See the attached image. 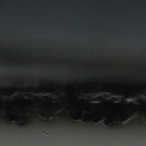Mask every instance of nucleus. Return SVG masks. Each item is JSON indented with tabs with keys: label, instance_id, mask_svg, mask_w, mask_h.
<instances>
[{
	"label": "nucleus",
	"instance_id": "obj_3",
	"mask_svg": "<svg viewBox=\"0 0 146 146\" xmlns=\"http://www.w3.org/2000/svg\"><path fill=\"white\" fill-rule=\"evenodd\" d=\"M97 121V120L96 119H93V121H92L94 123H96L97 122H98L99 121Z\"/></svg>",
	"mask_w": 146,
	"mask_h": 146
},
{
	"label": "nucleus",
	"instance_id": "obj_5",
	"mask_svg": "<svg viewBox=\"0 0 146 146\" xmlns=\"http://www.w3.org/2000/svg\"><path fill=\"white\" fill-rule=\"evenodd\" d=\"M83 125L86 127H88V125Z\"/></svg>",
	"mask_w": 146,
	"mask_h": 146
},
{
	"label": "nucleus",
	"instance_id": "obj_2",
	"mask_svg": "<svg viewBox=\"0 0 146 146\" xmlns=\"http://www.w3.org/2000/svg\"><path fill=\"white\" fill-rule=\"evenodd\" d=\"M84 123H87L89 121L87 119H85L84 120Z\"/></svg>",
	"mask_w": 146,
	"mask_h": 146
},
{
	"label": "nucleus",
	"instance_id": "obj_1",
	"mask_svg": "<svg viewBox=\"0 0 146 146\" xmlns=\"http://www.w3.org/2000/svg\"><path fill=\"white\" fill-rule=\"evenodd\" d=\"M110 123H111V122H105V124L107 125V126H110Z\"/></svg>",
	"mask_w": 146,
	"mask_h": 146
},
{
	"label": "nucleus",
	"instance_id": "obj_10",
	"mask_svg": "<svg viewBox=\"0 0 146 146\" xmlns=\"http://www.w3.org/2000/svg\"><path fill=\"white\" fill-rule=\"evenodd\" d=\"M105 127V128H107L108 129H110V128L109 127Z\"/></svg>",
	"mask_w": 146,
	"mask_h": 146
},
{
	"label": "nucleus",
	"instance_id": "obj_7",
	"mask_svg": "<svg viewBox=\"0 0 146 146\" xmlns=\"http://www.w3.org/2000/svg\"><path fill=\"white\" fill-rule=\"evenodd\" d=\"M128 119V118H127L126 119H124V121H126Z\"/></svg>",
	"mask_w": 146,
	"mask_h": 146
},
{
	"label": "nucleus",
	"instance_id": "obj_11",
	"mask_svg": "<svg viewBox=\"0 0 146 146\" xmlns=\"http://www.w3.org/2000/svg\"><path fill=\"white\" fill-rule=\"evenodd\" d=\"M93 125H96V124H93Z\"/></svg>",
	"mask_w": 146,
	"mask_h": 146
},
{
	"label": "nucleus",
	"instance_id": "obj_6",
	"mask_svg": "<svg viewBox=\"0 0 146 146\" xmlns=\"http://www.w3.org/2000/svg\"><path fill=\"white\" fill-rule=\"evenodd\" d=\"M66 81V80H62V81L63 82H65Z\"/></svg>",
	"mask_w": 146,
	"mask_h": 146
},
{
	"label": "nucleus",
	"instance_id": "obj_4",
	"mask_svg": "<svg viewBox=\"0 0 146 146\" xmlns=\"http://www.w3.org/2000/svg\"><path fill=\"white\" fill-rule=\"evenodd\" d=\"M101 98V97H97L96 99H98V100H100Z\"/></svg>",
	"mask_w": 146,
	"mask_h": 146
},
{
	"label": "nucleus",
	"instance_id": "obj_9",
	"mask_svg": "<svg viewBox=\"0 0 146 146\" xmlns=\"http://www.w3.org/2000/svg\"><path fill=\"white\" fill-rule=\"evenodd\" d=\"M112 99H114V100H115V99H117V98H112Z\"/></svg>",
	"mask_w": 146,
	"mask_h": 146
},
{
	"label": "nucleus",
	"instance_id": "obj_8",
	"mask_svg": "<svg viewBox=\"0 0 146 146\" xmlns=\"http://www.w3.org/2000/svg\"><path fill=\"white\" fill-rule=\"evenodd\" d=\"M43 116L44 118H46V117L45 115H44Z\"/></svg>",
	"mask_w": 146,
	"mask_h": 146
}]
</instances>
